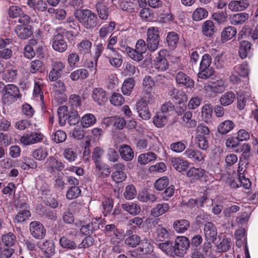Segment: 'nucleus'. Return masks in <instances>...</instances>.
<instances>
[{
    "mask_svg": "<svg viewBox=\"0 0 258 258\" xmlns=\"http://www.w3.org/2000/svg\"><path fill=\"white\" fill-rule=\"evenodd\" d=\"M81 192V189L78 186H73L67 191L66 197L69 200L76 199L80 196Z\"/></svg>",
    "mask_w": 258,
    "mask_h": 258,
    "instance_id": "nucleus-64",
    "label": "nucleus"
},
{
    "mask_svg": "<svg viewBox=\"0 0 258 258\" xmlns=\"http://www.w3.org/2000/svg\"><path fill=\"white\" fill-rule=\"evenodd\" d=\"M137 196V191L135 187L132 185L130 184L125 187L123 196L127 200H131L134 199Z\"/></svg>",
    "mask_w": 258,
    "mask_h": 258,
    "instance_id": "nucleus-57",
    "label": "nucleus"
},
{
    "mask_svg": "<svg viewBox=\"0 0 258 258\" xmlns=\"http://www.w3.org/2000/svg\"><path fill=\"white\" fill-rule=\"evenodd\" d=\"M205 174V171L202 168H190L186 172V175L193 180H198Z\"/></svg>",
    "mask_w": 258,
    "mask_h": 258,
    "instance_id": "nucleus-41",
    "label": "nucleus"
},
{
    "mask_svg": "<svg viewBox=\"0 0 258 258\" xmlns=\"http://www.w3.org/2000/svg\"><path fill=\"white\" fill-rule=\"evenodd\" d=\"M92 47V43L89 40H83L77 45V48L79 52L81 54L85 55L89 54L91 52Z\"/></svg>",
    "mask_w": 258,
    "mask_h": 258,
    "instance_id": "nucleus-37",
    "label": "nucleus"
},
{
    "mask_svg": "<svg viewBox=\"0 0 258 258\" xmlns=\"http://www.w3.org/2000/svg\"><path fill=\"white\" fill-rule=\"evenodd\" d=\"M233 70L234 73L242 77H246L249 73L247 64L245 63L236 66Z\"/></svg>",
    "mask_w": 258,
    "mask_h": 258,
    "instance_id": "nucleus-58",
    "label": "nucleus"
},
{
    "mask_svg": "<svg viewBox=\"0 0 258 258\" xmlns=\"http://www.w3.org/2000/svg\"><path fill=\"white\" fill-rule=\"evenodd\" d=\"M40 248L45 254V256L51 257L55 253V247L53 243L45 241L40 245Z\"/></svg>",
    "mask_w": 258,
    "mask_h": 258,
    "instance_id": "nucleus-33",
    "label": "nucleus"
},
{
    "mask_svg": "<svg viewBox=\"0 0 258 258\" xmlns=\"http://www.w3.org/2000/svg\"><path fill=\"white\" fill-rule=\"evenodd\" d=\"M52 48L56 51L62 53L68 49V43L64 39L62 35L57 33L51 40Z\"/></svg>",
    "mask_w": 258,
    "mask_h": 258,
    "instance_id": "nucleus-10",
    "label": "nucleus"
},
{
    "mask_svg": "<svg viewBox=\"0 0 258 258\" xmlns=\"http://www.w3.org/2000/svg\"><path fill=\"white\" fill-rule=\"evenodd\" d=\"M15 32L18 36L22 39H27L32 34V31L29 26H17L15 28Z\"/></svg>",
    "mask_w": 258,
    "mask_h": 258,
    "instance_id": "nucleus-29",
    "label": "nucleus"
},
{
    "mask_svg": "<svg viewBox=\"0 0 258 258\" xmlns=\"http://www.w3.org/2000/svg\"><path fill=\"white\" fill-rule=\"evenodd\" d=\"M18 75V71L15 68H9L6 70L3 74L2 78L8 82H13L15 81Z\"/></svg>",
    "mask_w": 258,
    "mask_h": 258,
    "instance_id": "nucleus-48",
    "label": "nucleus"
},
{
    "mask_svg": "<svg viewBox=\"0 0 258 258\" xmlns=\"http://www.w3.org/2000/svg\"><path fill=\"white\" fill-rule=\"evenodd\" d=\"M98 15L101 20H106L109 16L107 3L104 0H99L96 4Z\"/></svg>",
    "mask_w": 258,
    "mask_h": 258,
    "instance_id": "nucleus-19",
    "label": "nucleus"
},
{
    "mask_svg": "<svg viewBox=\"0 0 258 258\" xmlns=\"http://www.w3.org/2000/svg\"><path fill=\"white\" fill-rule=\"evenodd\" d=\"M167 122V116L163 112H157L153 118L154 124L157 127H162L164 126Z\"/></svg>",
    "mask_w": 258,
    "mask_h": 258,
    "instance_id": "nucleus-38",
    "label": "nucleus"
},
{
    "mask_svg": "<svg viewBox=\"0 0 258 258\" xmlns=\"http://www.w3.org/2000/svg\"><path fill=\"white\" fill-rule=\"evenodd\" d=\"M249 18L246 13H241L234 14L231 18V23L233 25H241L244 23Z\"/></svg>",
    "mask_w": 258,
    "mask_h": 258,
    "instance_id": "nucleus-40",
    "label": "nucleus"
},
{
    "mask_svg": "<svg viewBox=\"0 0 258 258\" xmlns=\"http://www.w3.org/2000/svg\"><path fill=\"white\" fill-rule=\"evenodd\" d=\"M80 61V56L76 52L69 53L67 57V62L70 67L75 68L77 67Z\"/></svg>",
    "mask_w": 258,
    "mask_h": 258,
    "instance_id": "nucleus-60",
    "label": "nucleus"
},
{
    "mask_svg": "<svg viewBox=\"0 0 258 258\" xmlns=\"http://www.w3.org/2000/svg\"><path fill=\"white\" fill-rule=\"evenodd\" d=\"M48 155L47 149L44 148H38L32 152L33 157L37 160H43L45 159Z\"/></svg>",
    "mask_w": 258,
    "mask_h": 258,
    "instance_id": "nucleus-63",
    "label": "nucleus"
},
{
    "mask_svg": "<svg viewBox=\"0 0 258 258\" xmlns=\"http://www.w3.org/2000/svg\"><path fill=\"white\" fill-rule=\"evenodd\" d=\"M170 160L172 166L178 172L185 171L188 167V162L179 157H172Z\"/></svg>",
    "mask_w": 258,
    "mask_h": 258,
    "instance_id": "nucleus-20",
    "label": "nucleus"
},
{
    "mask_svg": "<svg viewBox=\"0 0 258 258\" xmlns=\"http://www.w3.org/2000/svg\"><path fill=\"white\" fill-rule=\"evenodd\" d=\"M236 29L232 26L225 28L221 33V38L223 41H226L232 38L236 34Z\"/></svg>",
    "mask_w": 258,
    "mask_h": 258,
    "instance_id": "nucleus-50",
    "label": "nucleus"
},
{
    "mask_svg": "<svg viewBox=\"0 0 258 258\" xmlns=\"http://www.w3.org/2000/svg\"><path fill=\"white\" fill-rule=\"evenodd\" d=\"M210 131L209 128L203 124H200L197 126V135L196 138H209Z\"/></svg>",
    "mask_w": 258,
    "mask_h": 258,
    "instance_id": "nucleus-61",
    "label": "nucleus"
},
{
    "mask_svg": "<svg viewBox=\"0 0 258 258\" xmlns=\"http://www.w3.org/2000/svg\"><path fill=\"white\" fill-rule=\"evenodd\" d=\"M43 135L41 133L30 132L24 134L20 139L21 144L28 146L41 142L43 139Z\"/></svg>",
    "mask_w": 258,
    "mask_h": 258,
    "instance_id": "nucleus-7",
    "label": "nucleus"
},
{
    "mask_svg": "<svg viewBox=\"0 0 258 258\" xmlns=\"http://www.w3.org/2000/svg\"><path fill=\"white\" fill-rule=\"evenodd\" d=\"M235 98V95L233 92H226L220 97V104L223 106H227L233 102Z\"/></svg>",
    "mask_w": 258,
    "mask_h": 258,
    "instance_id": "nucleus-39",
    "label": "nucleus"
},
{
    "mask_svg": "<svg viewBox=\"0 0 258 258\" xmlns=\"http://www.w3.org/2000/svg\"><path fill=\"white\" fill-rule=\"evenodd\" d=\"M125 51L128 56L136 61H140L143 58V53L137 51L136 49H133L130 47L125 48Z\"/></svg>",
    "mask_w": 258,
    "mask_h": 258,
    "instance_id": "nucleus-52",
    "label": "nucleus"
},
{
    "mask_svg": "<svg viewBox=\"0 0 258 258\" xmlns=\"http://www.w3.org/2000/svg\"><path fill=\"white\" fill-rule=\"evenodd\" d=\"M226 87L225 82L222 79L217 80L211 82L210 84H205L204 87V90L210 95L220 93L224 91Z\"/></svg>",
    "mask_w": 258,
    "mask_h": 258,
    "instance_id": "nucleus-8",
    "label": "nucleus"
},
{
    "mask_svg": "<svg viewBox=\"0 0 258 258\" xmlns=\"http://www.w3.org/2000/svg\"><path fill=\"white\" fill-rule=\"evenodd\" d=\"M135 85V81L133 78L125 80L122 84L121 90L124 95L128 96L131 94Z\"/></svg>",
    "mask_w": 258,
    "mask_h": 258,
    "instance_id": "nucleus-36",
    "label": "nucleus"
},
{
    "mask_svg": "<svg viewBox=\"0 0 258 258\" xmlns=\"http://www.w3.org/2000/svg\"><path fill=\"white\" fill-rule=\"evenodd\" d=\"M183 155L187 158L194 161L200 162L204 160V156L202 153L199 150L187 148L183 153Z\"/></svg>",
    "mask_w": 258,
    "mask_h": 258,
    "instance_id": "nucleus-25",
    "label": "nucleus"
},
{
    "mask_svg": "<svg viewBox=\"0 0 258 258\" xmlns=\"http://www.w3.org/2000/svg\"><path fill=\"white\" fill-rule=\"evenodd\" d=\"M59 244L62 247L67 249L73 250L77 248V245L74 241L64 236L60 238Z\"/></svg>",
    "mask_w": 258,
    "mask_h": 258,
    "instance_id": "nucleus-55",
    "label": "nucleus"
},
{
    "mask_svg": "<svg viewBox=\"0 0 258 258\" xmlns=\"http://www.w3.org/2000/svg\"><path fill=\"white\" fill-rule=\"evenodd\" d=\"M92 98L99 105L107 100L106 92L101 88H96L92 91Z\"/></svg>",
    "mask_w": 258,
    "mask_h": 258,
    "instance_id": "nucleus-24",
    "label": "nucleus"
},
{
    "mask_svg": "<svg viewBox=\"0 0 258 258\" xmlns=\"http://www.w3.org/2000/svg\"><path fill=\"white\" fill-rule=\"evenodd\" d=\"M231 240L228 238H223L217 245L218 252H222L228 251L231 247Z\"/></svg>",
    "mask_w": 258,
    "mask_h": 258,
    "instance_id": "nucleus-59",
    "label": "nucleus"
},
{
    "mask_svg": "<svg viewBox=\"0 0 258 258\" xmlns=\"http://www.w3.org/2000/svg\"><path fill=\"white\" fill-rule=\"evenodd\" d=\"M121 208L132 216H136L141 212V207L135 203H126L121 206Z\"/></svg>",
    "mask_w": 258,
    "mask_h": 258,
    "instance_id": "nucleus-26",
    "label": "nucleus"
},
{
    "mask_svg": "<svg viewBox=\"0 0 258 258\" xmlns=\"http://www.w3.org/2000/svg\"><path fill=\"white\" fill-rule=\"evenodd\" d=\"M63 156L69 162L75 161L77 158L76 148L72 147L66 148L63 152Z\"/></svg>",
    "mask_w": 258,
    "mask_h": 258,
    "instance_id": "nucleus-47",
    "label": "nucleus"
},
{
    "mask_svg": "<svg viewBox=\"0 0 258 258\" xmlns=\"http://www.w3.org/2000/svg\"><path fill=\"white\" fill-rule=\"evenodd\" d=\"M119 152L121 158L126 161H131L134 158V152L128 145H121L119 149Z\"/></svg>",
    "mask_w": 258,
    "mask_h": 258,
    "instance_id": "nucleus-28",
    "label": "nucleus"
},
{
    "mask_svg": "<svg viewBox=\"0 0 258 258\" xmlns=\"http://www.w3.org/2000/svg\"><path fill=\"white\" fill-rule=\"evenodd\" d=\"M213 112L212 106L207 104L204 105L202 109V116L205 121L207 122L212 116Z\"/></svg>",
    "mask_w": 258,
    "mask_h": 258,
    "instance_id": "nucleus-62",
    "label": "nucleus"
},
{
    "mask_svg": "<svg viewBox=\"0 0 258 258\" xmlns=\"http://www.w3.org/2000/svg\"><path fill=\"white\" fill-rule=\"evenodd\" d=\"M247 0L232 1L228 4L229 9L233 12L242 11L249 6Z\"/></svg>",
    "mask_w": 258,
    "mask_h": 258,
    "instance_id": "nucleus-22",
    "label": "nucleus"
},
{
    "mask_svg": "<svg viewBox=\"0 0 258 258\" xmlns=\"http://www.w3.org/2000/svg\"><path fill=\"white\" fill-rule=\"evenodd\" d=\"M157 156L153 152L142 154L138 157V162L142 165H145L149 162L155 161Z\"/></svg>",
    "mask_w": 258,
    "mask_h": 258,
    "instance_id": "nucleus-45",
    "label": "nucleus"
},
{
    "mask_svg": "<svg viewBox=\"0 0 258 258\" xmlns=\"http://www.w3.org/2000/svg\"><path fill=\"white\" fill-rule=\"evenodd\" d=\"M208 11L202 8H197L193 13L192 18L195 21H199L208 17Z\"/></svg>",
    "mask_w": 258,
    "mask_h": 258,
    "instance_id": "nucleus-53",
    "label": "nucleus"
},
{
    "mask_svg": "<svg viewBox=\"0 0 258 258\" xmlns=\"http://www.w3.org/2000/svg\"><path fill=\"white\" fill-rule=\"evenodd\" d=\"M133 231L131 230H127L124 235V243L128 246L136 247L138 245L141 240L140 237L136 234H132Z\"/></svg>",
    "mask_w": 258,
    "mask_h": 258,
    "instance_id": "nucleus-18",
    "label": "nucleus"
},
{
    "mask_svg": "<svg viewBox=\"0 0 258 258\" xmlns=\"http://www.w3.org/2000/svg\"><path fill=\"white\" fill-rule=\"evenodd\" d=\"M176 82L178 84L184 85L186 88H192L194 86V82L185 73L179 72L175 76Z\"/></svg>",
    "mask_w": 258,
    "mask_h": 258,
    "instance_id": "nucleus-21",
    "label": "nucleus"
},
{
    "mask_svg": "<svg viewBox=\"0 0 258 258\" xmlns=\"http://www.w3.org/2000/svg\"><path fill=\"white\" fill-rule=\"evenodd\" d=\"M69 106L70 107V110H76L78 107L81 105V100L80 97L76 94H72L69 97Z\"/></svg>",
    "mask_w": 258,
    "mask_h": 258,
    "instance_id": "nucleus-56",
    "label": "nucleus"
},
{
    "mask_svg": "<svg viewBox=\"0 0 258 258\" xmlns=\"http://www.w3.org/2000/svg\"><path fill=\"white\" fill-rule=\"evenodd\" d=\"M65 68V64L60 61H56L52 64V70L48 75V78L50 81L54 82L60 78L62 72Z\"/></svg>",
    "mask_w": 258,
    "mask_h": 258,
    "instance_id": "nucleus-12",
    "label": "nucleus"
},
{
    "mask_svg": "<svg viewBox=\"0 0 258 258\" xmlns=\"http://www.w3.org/2000/svg\"><path fill=\"white\" fill-rule=\"evenodd\" d=\"M29 231L31 235L36 239H42L45 236L46 230L39 221L31 222L29 224Z\"/></svg>",
    "mask_w": 258,
    "mask_h": 258,
    "instance_id": "nucleus-9",
    "label": "nucleus"
},
{
    "mask_svg": "<svg viewBox=\"0 0 258 258\" xmlns=\"http://www.w3.org/2000/svg\"><path fill=\"white\" fill-rule=\"evenodd\" d=\"M251 43L247 41H242L240 44L239 54L242 59L245 58L251 49Z\"/></svg>",
    "mask_w": 258,
    "mask_h": 258,
    "instance_id": "nucleus-49",
    "label": "nucleus"
},
{
    "mask_svg": "<svg viewBox=\"0 0 258 258\" xmlns=\"http://www.w3.org/2000/svg\"><path fill=\"white\" fill-rule=\"evenodd\" d=\"M19 90L18 88L13 85H7L6 92L3 96V101L5 104H9L15 99L19 97Z\"/></svg>",
    "mask_w": 258,
    "mask_h": 258,
    "instance_id": "nucleus-11",
    "label": "nucleus"
},
{
    "mask_svg": "<svg viewBox=\"0 0 258 258\" xmlns=\"http://www.w3.org/2000/svg\"><path fill=\"white\" fill-rule=\"evenodd\" d=\"M167 51L165 50H161L158 53V56L154 60L155 68L161 71L166 70L169 67V63L165 58Z\"/></svg>",
    "mask_w": 258,
    "mask_h": 258,
    "instance_id": "nucleus-15",
    "label": "nucleus"
},
{
    "mask_svg": "<svg viewBox=\"0 0 258 258\" xmlns=\"http://www.w3.org/2000/svg\"><path fill=\"white\" fill-rule=\"evenodd\" d=\"M76 226L77 227H81L80 228L81 232L85 235H89L92 234L93 231L99 228L98 223L91 222L87 225H84L83 222L79 221H76L74 222Z\"/></svg>",
    "mask_w": 258,
    "mask_h": 258,
    "instance_id": "nucleus-17",
    "label": "nucleus"
},
{
    "mask_svg": "<svg viewBox=\"0 0 258 258\" xmlns=\"http://www.w3.org/2000/svg\"><path fill=\"white\" fill-rule=\"evenodd\" d=\"M139 246L131 253V258H142V256L151 253L153 251V246L146 239L141 241Z\"/></svg>",
    "mask_w": 258,
    "mask_h": 258,
    "instance_id": "nucleus-4",
    "label": "nucleus"
},
{
    "mask_svg": "<svg viewBox=\"0 0 258 258\" xmlns=\"http://www.w3.org/2000/svg\"><path fill=\"white\" fill-rule=\"evenodd\" d=\"M75 15L77 20L87 30H92L98 24L97 15L90 10H77Z\"/></svg>",
    "mask_w": 258,
    "mask_h": 258,
    "instance_id": "nucleus-1",
    "label": "nucleus"
},
{
    "mask_svg": "<svg viewBox=\"0 0 258 258\" xmlns=\"http://www.w3.org/2000/svg\"><path fill=\"white\" fill-rule=\"evenodd\" d=\"M192 113L187 111L184 112L181 118V123L188 127H194L197 125V121L195 119H192Z\"/></svg>",
    "mask_w": 258,
    "mask_h": 258,
    "instance_id": "nucleus-42",
    "label": "nucleus"
},
{
    "mask_svg": "<svg viewBox=\"0 0 258 258\" xmlns=\"http://www.w3.org/2000/svg\"><path fill=\"white\" fill-rule=\"evenodd\" d=\"M107 57L110 64L114 67L118 68L122 63V59L118 53H108Z\"/></svg>",
    "mask_w": 258,
    "mask_h": 258,
    "instance_id": "nucleus-43",
    "label": "nucleus"
},
{
    "mask_svg": "<svg viewBox=\"0 0 258 258\" xmlns=\"http://www.w3.org/2000/svg\"><path fill=\"white\" fill-rule=\"evenodd\" d=\"M211 57L209 54H205L200 63L198 77L202 79H207L214 73V70L210 67L211 63Z\"/></svg>",
    "mask_w": 258,
    "mask_h": 258,
    "instance_id": "nucleus-3",
    "label": "nucleus"
},
{
    "mask_svg": "<svg viewBox=\"0 0 258 258\" xmlns=\"http://www.w3.org/2000/svg\"><path fill=\"white\" fill-rule=\"evenodd\" d=\"M240 33L241 36L250 37L252 40H256L258 38V25L255 27L254 30H252L248 27H244L242 29Z\"/></svg>",
    "mask_w": 258,
    "mask_h": 258,
    "instance_id": "nucleus-46",
    "label": "nucleus"
},
{
    "mask_svg": "<svg viewBox=\"0 0 258 258\" xmlns=\"http://www.w3.org/2000/svg\"><path fill=\"white\" fill-rule=\"evenodd\" d=\"M57 116L59 124L61 126L65 124L67 120L70 125H75L77 124L80 117L77 110H70L68 112V107L65 105L60 106L57 109Z\"/></svg>",
    "mask_w": 258,
    "mask_h": 258,
    "instance_id": "nucleus-2",
    "label": "nucleus"
},
{
    "mask_svg": "<svg viewBox=\"0 0 258 258\" xmlns=\"http://www.w3.org/2000/svg\"><path fill=\"white\" fill-rule=\"evenodd\" d=\"M174 229L179 233H182L186 231L189 227V222L185 219L176 220L173 224Z\"/></svg>",
    "mask_w": 258,
    "mask_h": 258,
    "instance_id": "nucleus-31",
    "label": "nucleus"
},
{
    "mask_svg": "<svg viewBox=\"0 0 258 258\" xmlns=\"http://www.w3.org/2000/svg\"><path fill=\"white\" fill-rule=\"evenodd\" d=\"M114 23L110 22L101 27L99 31V37L101 38H106L114 29Z\"/></svg>",
    "mask_w": 258,
    "mask_h": 258,
    "instance_id": "nucleus-54",
    "label": "nucleus"
},
{
    "mask_svg": "<svg viewBox=\"0 0 258 258\" xmlns=\"http://www.w3.org/2000/svg\"><path fill=\"white\" fill-rule=\"evenodd\" d=\"M169 206L167 203H162L157 204L155 207L152 209L151 214L154 217H158L168 212Z\"/></svg>",
    "mask_w": 258,
    "mask_h": 258,
    "instance_id": "nucleus-27",
    "label": "nucleus"
},
{
    "mask_svg": "<svg viewBox=\"0 0 258 258\" xmlns=\"http://www.w3.org/2000/svg\"><path fill=\"white\" fill-rule=\"evenodd\" d=\"M136 109L139 116L143 119L148 120L151 118V114L148 107V103L144 98L137 102Z\"/></svg>",
    "mask_w": 258,
    "mask_h": 258,
    "instance_id": "nucleus-14",
    "label": "nucleus"
},
{
    "mask_svg": "<svg viewBox=\"0 0 258 258\" xmlns=\"http://www.w3.org/2000/svg\"><path fill=\"white\" fill-rule=\"evenodd\" d=\"M204 236L207 241L214 242L217 239V229L215 225L211 223H206L204 228Z\"/></svg>",
    "mask_w": 258,
    "mask_h": 258,
    "instance_id": "nucleus-16",
    "label": "nucleus"
},
{
    "mask_svg": "<svg viewBox=\"0 0 258 258\" xmlns=\"http://www.w3.org/2000/svg\"><path fill=\"white\" fill-rule=\"evenodd\" d=\"M216 32L215 27L211 20L206 21L202 25V32L207 37H211Z\"/></svg>",
    "mask_w": 258,
    "mask_h": 258,
    "instance_id": "nucleus-34",
    "label": "nucleus"
},
{
    "mask_svg": "<svg viewBox=\"0 0 258 258\" xmlns=\"http://www.w3.org/2000/svg\"><path fill=\"white\" fill-rule=\"evenodd\" d=\"M96 121L95 116L91 113L85 114L81 119V125L84 128H87L92 126Z\"/></svg>",
    "mask_w": 258,
    "mask_h": 258,
    "instance_id": "nucleus-44",
    "label": "nucleus"
},
{
    "mask_svg": "<svg viewBox=\"0 0 258 258\" xmlns=\"http://www.w3.org/2000/svg\"><path fill=\"white\" fill-rule=\"evenodd\" d=\"M158 246L167 255L171 257L176 256L174 244L171 241L168 240L160 243L158 244Z\"/></svg>",
    "mask_w": 258,
    "mask_h": 258,
    "instance_id": "nucleus-23",
    "label": "nucleus"
},
{
    "mask_svg": "<svg viewBox=\"0 0 258 258\" xmlns=\"http://www.w3.org/2000/svg\"><path fill=\"white\" fill-rule=\"evenodd\" d=\"M28 5L35 11L44 12L47 10V6L42 0H28Z\"/></svg>",
    "mask_w": 258,
    "mask_h": 258,
    "instance_id": "nucleus-30",
    "label": "nucleus"
},
{
    "mask_svg": "<svg viewBox=\"0 0 258 258\" xmlns=\"http://www.w3.org/2000/svg\"><path fill=\"white\" fill-rule=\"evenodd\" d=\"M46 170L51 174L55 173L56 171H61L64 168V165L53 157H49L46 162Z\"/></svg>",
    "mask_w": 258,
    "mask_h": 258,
    "instance_id": "nucleus-13",
    "label": "nucleus"
},
{
    "mask_svg": "<svg viewBox=\"0 0 258 258\" xmlns=\"http://www.w3.org/2000/svg\"><path fill=\"white\" fill-rule=\"evenodd\" d=\"M190 246V241L185 236H177L174 241V246L176 256H183Z\"/></svg>",
    "mask_w": 258,
    "mask_h": 258,
    "instance_id": "nucleus-6",
    "label": "nucleus"
},
{
    "mask_svg": "<svg viewBox=\"0 0 258 258\" xmlns=\"http://www.w3.org/2000/svg\"><path fill=\"white\" fill-rule=\"evenodd\" d=\"M179 40V36L175 32H169L166 37V42L171 49L176 47Z\"/></svg>",
    "mask_w": 258,
    "mask_h": 258,
    "instance_id": "nucleus-51",
    "label": "nucleus"
},
{
    "mask_svg": "<svg viewBox=\"0 0 258 258\" xmlns=\"http://www.w3.org/2000/svg\"><path fill=\"white\" fill-rule=\"evenodd\" d=\"M159 32L157 27L149 28L147 31V47L152 51L156 50L159 43Z\"/></svg>",
    "mask_w": 258,
    "mask_h": 258,
    "instance_id": "nucleus-5",
    "label": "nucleus"
},
{
    "mask_svg": "<svg viewBox=\"0 0 258 258\" xmlns=\"http://www.w3.org/2000/svg\"><path fill=\"white\" fill-rule=\"evenodd\" d=\"M234 127V122L231 120H226L218 126V131L221 135H225L230 132Z\"/></svg>",
    "mask_w": 258,
    "mask_h": 258,
    "instance_id": "nucleus-35",
    "label": "nucleus"
},
{
    "mask_svg": "<svg viewBox=\"0 0 258 258\" xmlns=\"http://www.w3.org/2000/svg\"><path fill=\"white\" fill-rule=\"evenodd\" d=\"M2 240L3 244L8 247H12L17 243V237L12 232L3 235Z\"/></svg>",
    "mask_w": 258,
    "mask_h": 258,
    "instance_id": "nucleus-32",
    "label": "nucleus"
}]
</instances>
